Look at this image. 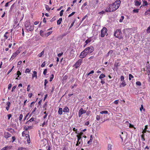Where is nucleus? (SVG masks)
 I'll use <instances>...</instances> for the list:
<instances>
[{"instance_id":"f257e3e1","label":"nucleus","mask_w":150,"mask_h":150,"mask_svg":"<svg viewBox=\"0 0 150 150\" xmlns=\"http://www.w3.org/2000/svg\"><path fill=\"white\" fill-rule=\"evenodd\" d=\"M120 2V0H117L112 4L110 5L112 12L115 11L119 7Z\"/></svg>"},{"instance_id":"f03ea898","label":"nucleus","mask_w":150,"mask_h":150,"mask_svg":"<svg viewBox=\"0 0 150 150\" xmlns=\"http://www.w3.org/2000/svg\"><path fill=\"white\" fill-rule=\"evenodd\" d=\"M114 36L119 39H121L123 38L122 33L120 30H117L114 33Z\"/></svg>"},{"instance_id":"7ed1b4c3","label":"nucleus","mask_w":150,"mask_h":150,"mask_svg":"<svg viewBox=\"0 0 150 150\" xmlns=\"http://www.w3.org/2000/svg\"><path fill=\"white\" fill-rule=\"evenodd\" d=\"M26 30L28 32L32 31L34 29V26L30 24L29 22H27L25 24Z\"/></svg>"},{"instance_id":"20e7f679","label":"nucleus","mask_w":150,"mask_h":150,"mask_svg":"<svg viewBox=\"0 0 150 150\" xmlns=\"http://www.w3.org/2000/svg\"><path fill=\"white\" fill-rule=\"evenodd\" d=\"M82 134V133H81L79 135H76V136L77 137V140L76 145V146H78L79 145L82 146L83 145V142L82 139V137H81Z\"/></svg>"},{"instance_id":"39448f33","label":"nucleus","mask_w":150,"mask_h":150,"mask_svg":"<svg viewBox=\"0 0 150 150\" xmlns=\"http://www.w3.org/2000/svg\"><path fill=\"white\" fill-rule=\"evenodd\" d=\"M101 37H104L105 35L107 36L108 34L107 33V29L105 27H104L101 30Z\"/></svg>"},{"instance_id":"423d86ee","label":"nucleus","mask_w":150,"mask_h":150,"mask_svg":"<svg viewBox=\"0 0 150 150\" xmlns=\"http://www.w3.org/2000/svg\"><path fill=\"white\" fill-rule=\"evenodd\" d=\"M86 53L88 54H90L92 53L93 51V48L92 46H90L86 48L85 50Z\"/></svg>"},{"instance_id":"0eeeda50","label":"nucleus","mask_w":150,"mask_h":150,"mask_svg":"<svg viewBox=\"0 0 150 150\" xmlns=\"http://www.w3.org/2000/svg\"><path fill=\"white\" fill-rule=\"evenodd\" d=\"M142 4L140 6V8H141L142 6L147 7L148 5L149 4V2H148L147 0H142Z\"/></svg>"},{"instance_id":"6e6552de","label":"nucleus","mask_w":150,"mask_h":150,"mask_svg":"<svg viewBox=\"0 0 150 150\" xmlns=\"http://www.w3.org/2000/svg\"><path fill=\"white\" fill-rule=\"evenodd\" d=\"M86 112V111L83 110V109L81 108L79 111L78 116L79 117H81V115Z\"/></svg>"},{"instance_id":"1a4fd4ad","label":"nucleus","mask_w":150,"mask_h":150,"mask_svg":"<svg viewBox=\"0 0 150 150\" xmlns=\"http://www.w3.org/2000/svg\"><path fill=\"white\" fill-rule=\"evenodd\" d=\"M87 54L86 53V51H85V50H84L81 53L79 57L81 58H83L85 57Z\"/></svg>"},{"instance_id":"9d476101","label":"nucleus","mask_w":150,"mask_h":150,"mask_svg":"<svg viewBox=\"0 0 150 150\" xmlns=\"http://www.w3.org/2000/svg\"><path fill=\"white\" fill-rule=\"evenodd\" d=\"M82 62V59H79L75 64L76 68H77L78 67H79L81 64Z\"/></svg>"},{"instance_id":"9b49d317","label":"nucleus","mask_w":150,"mask_h":150,"mask_svg":"<svg viewBox=\"0 0 150 150\" xmlns=\"http://www.w3.org/2000/svg\"><path fill=\"white\" fill-rule=\"evenodd\" d=\"M141 0H135L134 1V4L136 7L139 6L141 4Z\"/></svg>"},{"instance_id":"f8f14e48","label":"nucleus","mask_w":150,"mask_h":150,"mask_svg":"<svg viewBox=\"0 0 150 150\" xmlns=\"http://www.w3.org/2000/svg\"><path fill=\"white\" fill-rule=\"evenodd\" d=\"M4 137L6 139L11 137V134L8 132H4Z\"/></svg>"},{"instance_id":"ddd939ff","label":"nucleus","mask_w":150,"mask_h":150,"mask_svg":"<svg viewBox=\"0 0 150 150\" xmlns=\"http://www.w3.org/2000/svg\"><path fill=\"white\" fill-rule=\"evenodd\" d=\"M63 112H69V109L67 106H66L62 109Z\"/></svg>"},{"instance_id":"4468645a","label":"nucleus","mask_w":150,"mask_h":150,"mask_svg":"<svg viewBox=\"0 0 150 150\" xmlns=\"http://www.w3.org/2000/svg\"><path fill=\"white\" fill-rule=\"evenodd\" d=\"M74 51L72 50L70 52L69 57L70 59L73 58L74 57L75 55L73 53Z\"/></svg>"},{"instance_id":"2eb2a0df","label":"nucleus","mask_w":150,"mask_h":150,"mask_svg":"<svg viewBox=\"0 0 150 150\" xmlns=\"http://www.w3.org/2000/svg\"><path fill=\"white\" fill-rule=\"evenodd\" d=\"M45 33L44 31L42 30L40 31V35L43 37H45Z\"/></svg>"},{"instance_id":"dca6fc26","label":"nucleus","mask_w":150,"mask_h":150,"mask_svg":"<svg viewBox=\"0 0 150 150\" xmlns=\"http://www.w3.org/2000/svg\"><path fill=\"white\" fill-rule=\"evenodd\" d=\"M10 103L9 102H7L6 103V105H7V106L6 107V108L7 111H8L9 109V108L10 106Z\"/></svg>"},{"instance_id":"f3484780","label":"nucleus","mask_w":150,"mask_h":150,"mask_svg":"<svg viewBox=\"0 0 150 150\" xmlns=\"http://www.w3.org/2000/svg\"><path fill=\"white\" fill-rule=\"evenodd\" d=\"M33 74H32V77L33 79L34 77H35L36 79L37 78V72L36 71H34L33 72Z\"/></svg>"},{"instance_id":"a211bd4d","label":"nucleus","mask_w":150,"mask_h":150,"mask_svg":"<svg viewBox=\"0 0 150 150\" xmlns=\"http://www.w3.org/2000/svg\"><path fill=\"white\" fill-rule=\"evenodd\" d=\"M33 127L32 126H25L23 128L25 130L27 131L29 129H31L33 128Z\"/></svg>"},{"instance_id":"6ab92c4d","label":"nucleus","mask_w":150,"mask_h":150,"mask_svg":"<svg viewBox=\"0 0 150 150\" xmlns=\"http://www.w3.org/2000/svg\"><path fill=\"white\" fill-rule=\"evenodd\" d=\"M126 85L125 81H123L121 83L120 85V87H123L125 86Z\"/></svg>"},{"instance_id":"aec40b11","label":"nucleus","mask_w":150,"mask_h":150,"mask_svg":"<svg viewBox=\"0 0 150 150\" xmlns=\"http://www.w3.org/2000/svg\"><path fill=\"white\" fill-rule=\"evenodd\" d=\"M105 11L106 12H112V11L111 8H110V6H109V8L108 7L106 8L105 9Z\"/></svg>"},{"instance_id":"412c9836","label":"nucleus","mask_w":150,"mask_h":150,"mask_svg":"<svg viewBox=\"0 0 150 150\" xmlns=\"http://www.w3.org/2000/svg\"><path fill=\"white\" fill-rule=\"evenodd\" d=\"M35 120V118L33 117H32L30 118L29 120L26 122L25 124H28V123L30 122H32Z\"/></svg>"},{"instance_id":"4be33fe9","label":"nucleus","mask_w":150,"mask_h":150,"mask_svg":"<svg viewBox=\"0 0 150 150\" xmlns=\"http://www.w3.org/2000/svg\"><path fill=\"white\" fill-rule=\"evenodd\" d=\"M62 108H59L58 111V114L60 115H61L62 114Z\"/></svg>"},{"instance_id":"5701e85b","label":"nucleus","mask_w":150,"mask_h":150,"mask_svg":"<svg viewBox=\"0 0 150 150\" xmlns=\"http://www.w3.org/2000/svg\"><path fill=\"white\" fill-rule=\"evenodd\" d=\"M145 14L146 15H149L150 14V9L149 8L148 10H147L145 11Z\"/></svg>"},{"instance_id":"b1692460","label":"nucleus","mask_w":150,"mask_h":150,"mask_svg":"<svg viewBox=\"0 0 150 150\" xmlns=\"http://www.w3.org/2000/svg\"><path fill=\"white\" fill-rule=\"evenodd\" d=\"M22 136L23 137L25 136L26 137H29V136L28 134H25L24 132H23L22 133Z\"/></svg>"},{"instance_id":"393cba45","label":"nucleus","mask_w":150,"mask_h":150,"mask_svg":"<svg viewBox=\"0 0 150 150\" xmlns=\"http://www.w3.org/2000/svg\"><path fill=\"white\" fill-rule=\"evenodd\" d=\"M112 145L111 144H109L108 146V150H112Z\"/></svg>"},{"instance_id":"a878e982","label":"nucleus","mask_w":150,"mask_h":150,"mask_svg":"<svg viewBox=\"0 0 150 150\" xmlns=\"http://www.w3.org/2000/svg\"><path fill=\"white\" fill-rule=\"evenodd\" d=\"M62 20V18H60L57 21V24L58 25H60L61 23Z\"/></svg>"},{"instance_id":"bb28decb","label":"nucleus","mask_w":150,"mask_h":150,"mask_svg":"<svg viewBox=\"0 0 150 150\" xmlns=\"http://www.w3.org/2000/svg\"><path fill=\"white\" fill-rule=\"evenodd\" d=\"M105 74H102L99 76V79H102L103 78L105 77Z\"/></svg>"},{"instance_id":"cd10ccee","label":"nucleus","mask_w":150,"mask_h":150,"mask_svg":"<svg viewBox=\"0 0 150 150\" xmlns=\"http://www.w3.org/2000/svg\"><path fill=\"white\" fill-rule=\"evenodd\" d=\"M139 9H134L132 11L133 13H138L139 11Z\"/></svg>"},{"instance_id":"c85d7f7f","label":"nucleus","mask_w":150,"mask_h":150,"mask_svg":"<svg viewBox=\"0 0 150 150\" xmlns=\"http://www.w3.org/2000/svg\"><path fill=\"white\" fill-rule=\"evenodd\" d=\"M52 33V31H50L47 33H45V37H47L49 35H50Z\"/></svg>"},{"instance_id":"c756f323","label":"nucleus","mask_w":150,"mask_h":150,"mask_svg":"<svg viewBox=\"0 0 150 150\" xmlns=\"http://www.w3.org/2000/svg\"><path fill=\"white\" fill-rule=\"evenodd\" d=\"M91 41V40L90 38L88 39L85 41V43H86V45L88 44V43L90 42Z\"/></svg>"},{"instance_id":"7c9ffc66","label":"nucleus","mask_w":150,"mask_h":150,"mask_svg":"<svg viewBox=\"0 0 150 150\" xmlns=\"http://www.w3.org/2000/svg\"><path fill=\"white\" fill-rule=\"evenodd\" d=\"M108 112L107 110H104L100 112V113L102 114H107Z\"/></svg>"},{"instance_id":"2f4dec72","label":"nucleus","mask_w":150,"mask_h":150,"mask_svg":"<svg viewBox=\"0 0 150 150\" xmlns=\"http://www.w3.org/2000/svg\"><path fill=\"white\" fill-rule=\"evenodd\" d=\"M45 8L47 10L49 11L50 10L51 8H50L48 5H45Z\"/></svg>"},{"instance_id":"473e14b6","label":"nucleus","mask_w":150,"mask_h":150,"mask_svg":"<svg viewBox=\"0 0 150 150\" xmlns=\"http://www.w3.org/2000/svg\"><path fill=\"white\" fill-rule=\"evenodd\" d=\"M44 53V51H42L39 54L38 56L39 57H41Z\"/></svg>"},{"instance_id":"72a5a7b5","label":"nucleus","mask_w":150,"mask_h":150,"mask_svg":"<svg viewBox=\"0 0 150 150\" xmlns=\"http://www.w3.org/2000/svg\"><path fill=\"white\" fill-rule=\"evenodd\" d=\"M113 53V51L112 50H110L109 51L107 54L106 55V57H108L110 54H112Z\"/></svg>"},{"instance_id":"f704fd0d","label":"nucleus","mask_w":150,"mask_h":150,"mask_svg":"<svg viewBox=\"0 0 150 150\" xmlns=\"http://www.w3.org/2000/svg\"><path fill=\"white\" fill-rule=\"evenodd\" d=\"M17 56V55L15 53H14L13 54V55H12L11 58H12V59H14L16 56Z\"/></svg>"},{"instance_id":"c9c22d12","label":"nucleus","mask_w":150,"mask_h":150,"mask_svg":"<svg viewBox=\"0 0 150 150\" xmlns=\"http://www.w3.org/2000/svg\"><path fill=\"white\" fill-rule=\"evenodd\" d=\"M54 76L53 74H52L50 76V81H52L53 79L54 78Z\"/></svg>"},{"instance_id":"e433bc0d","label":"nucleus","mask_w":150,"mask_h":150,"mask_svg":"<svg viewBox=\"0 0 150 150\" xmlns=\"http://www.w3.org/2000/svg\"><path fill=\"white\" fill-rule=\"evenodd\" d=\"M30 71H31V69H29V68H27L25 70V72L26 73H29Z\"/></svg>"},{"instance_id":"4c0bfd02","label":"nucleus","mask_w":150,"mask_h":150,"mask_svg":"<svg viewBox=\"0 0 150 150\" xmlns=\"http://www.w3.org/2000/svg\"><path fill=\"white\" fill-rule=\"evenodd\" d=\"M134 76L131 74H129V80H131L132 78H133Z\"/></svg>"},{"instance_id":"58836bf2","label":"nucleus","mask_w":150,"mask_h":150,"mask_svg":"<svg viewBox=\"0 0 150 150\" xmlns=\"http://www.w3.org/2000/svg\"><path fill=\"white\" fill-rule=\"evenodd\" d=\"M124 19V17L123 16H122L121 18L119 20V22L120 23L122 22L123 20Z\"/></svg>"},{"instance_id":"ea45409f","label":"nucleus","mask_w":150,"mask_h":150,"mask_svg":"<svg viewBox=\"0 0 150 150\" xmlns=\"http://www.w3.org/2000/svg\"><path fill=\"white\" fill-rule=\"evenodd\" d=\"M23 117V115L22 114H21L20 115L19 117V120L20 121H21Z\"/></svg>"},{"instance_id":"a19ab883","label":"nucleus","mask_w":150,"mask_h":150,"mask_svg":"<svg viewBox=\"0 0 150 150\" xmlns=\"http://www.w3.org/2000/svg\"><path fill=\"white\" fill-rule=\"evenodd\" d=\"M136 83L137 85L139 86H140L142 84L139 81H137L136 82Z\"/></svg>"},{"instance_id":"79ce46f5","label":"nucleus","mask_w":150,"mask_h":150,"mask_svg":"<svg viewBox=\"0 0 150 150\" xmlns=\"http://www.w3.org/2000/svg\"><path fill=\"white\" fill-rule=\"evenodd\" d=\"M47 70L46 69H44V71L43 72V74L44 75H46V73H47Z\"/></svg>"},{"instance_id":"37998d69","label":"nucleus","mask_w":150,"mask_h":150,"mask_svg":"<svg viewBox=\"0 0 150 150\" xmlns=\"http://www.w3.org/2000/svg\"><path fill=\"white\" fill-rule=\"evenodd\" d=\"M47 83H48V81H47V80L46 79H45L44 81V85L45 86V87H46V84Z\"/></svg>"},{"instance_id":"c03bdc74","label":"nucleus","mask_w":150,"mask_h":150,"mask_svg":"<svg viewBox=\"0 0 150 150\" xmlns=\"http://www.w3.org/2000/svg\"><path fill=\"white\" fill-rule=\"evenodd\" d=\"M14 4H13L11 6V8H10V11H12V9L14 8Z\"/></svg>"},{"instance_id":"a18cd8bd","label":"nucleus","mask_w":150,"mask_h":150,"mask_svg":"<svg viewBox=\"0 0 150 150\" xmlns=\"http://www.w3.org/2000/svg\"><path fill=\"white\" fill-rule=\"evenodd\" d=\"M64 11L63 10H62L60 12V16H62L63 15V13Z\"/></svg>"},{"instance_id":"49530a36","label":"nucleus","mask_w":150,"mask_h":150,"mask_svg":"<svg viewBox=\"0 0 150 150\" xmlns=\"http://www.w3.org/2000/svg\"><path fill=\"white\" fill-rule=\"evenodd\" d=\"M96 118L97 120H99L100 119V116L97 115L96 116Z\"/></svg>"},{"instance_id":"de8ad7c7","label":"nucleus","mask_w":150,"mask_h":150,"mask_svg":"<svg viewBox=\"0 0 150 150\" xmlns=\"http://www.w3.org/2000/svg\"><path fill=\"white\" fill-rule=\"evenodd\" d=\"M75 13L74 12H72L68 16V17H70L73 15Z\"/></svg>"},{"instance_id":"09e8293b","label":"nucleus","mask_w":150,"mask_h":150,"mask_svg":"<svg viewBox=\"0 0 150 150\" xmlns=\"http://www.w3.org/2000/svg\"><path fill=\"white\" fill-rule=\"evenodd\" d=\"M120 80L122 81H124V77L123 76H121L120 77Z\"/></svg>"},{"instance_id":"8fccbe9b","label":"nucleus","mask_w":150,"mask_h":150,"mask_svg":"<svg viewBox=\"0 0 150 150\" xmlns=\"http://www.w3.org/2000/svg\"><path fill=\"white\" fill-rule=\"evenodd\" d=\"M21 73L19 71H17V74H16L18 76H19L20 75H21Z\"/></svg>"},{"instance_id":"3c124183","label":"nucleus","mask_w":150,"mask_h":150,"mask_svg":"<svg viewBox=\"0 0 150 150\" xmlns=\"http://www.w3.org/2000/svg\"><path fill=\"white\" fill-rule=\"evenodd\" d=\"M129 127L130 128H134V129H135L136 128L134 126L131 124H129Z\"/></svg>"},{"instance_id":"603ef678","label":"nucleus","mask_w":150,"mask_h":150,"mask_svg":"<svg viewBox=\"0 0 150 150\" xmlns=\"http://www.w3.org/2000/svg\"><path fill=\"white\" fill-rule=\"evenodd\" d=\"M89 123L90 122L89 121H87L85 123L84 125L86 126H88L89 125Z\"/></svg>"},{"instance_id":"864d4df0","label":"nucleus","mask_w":150,"mask_h":150,"mask_svg":"<svg viewBox=\"0 0 150 150\" xmlns=\"http://www.w3.org/2000/svg\"><path fill=\"white\" fill-rule=\"evenodd\" d=\"M47 121L46 122L45 121H44V122L42 124V126L43 127L44 126V125H45V124H46V125H47Z\"/></svg>"},{"instance_id":"5fc2aeb1","label":"nucleus","mask_w":150,"mask_h":150,"mask_svg":"<svg viewBox=\"0 0 150 150\" xmlns=\"http://www.w3.org/2000/svg\"><path fill=\"white\" fill-rule=\"evenodd\" d=\"M33 96V93H30L28 95V96L29 98H31Z\"/></svg>"},{"instance_id":"6e6d98bb","label":"nucleus","mask_w":150,"mask_h":150,"mask_svg":"<svg viewBox=\"0 0 150 150\" xmlns=\"http://www.w3.org/2000/svg\"><path fill=\"white\" fill-rule=\"evenodd\" d=\"M119 101V100H116L114 101V103L115 104H117L118 103Z\"/></svg>"},{"instance_id":"4d7b16f0","label":"nucleus","mask_w":150,"mask_h":150,"mask_svg":"<svg viewBox=\"0 0 150 150\" xmlns=\"http://www.w3.org/2000/svg\"><path fill=\"white\" fill-rule=\"evenodd\" d=\"M12 86V84L10 83L8 85V89L9 90L10 89Z\"/></svg>"},{"instance_id":"13d9d810","label":"nucleus","mask_w":150,"mask_h":150,"mask_svg":"<svg viewBox=\"0 0 150 150\" xmlns=\"http://www.w3.org/2000/svg\"><path fill=\"white\" fill-rule=\"evenodd\" d=\"M6 147L8 150V149H11V148L12 147V146H6Z\"/></svg>"},{"instance_id":"bf43d9fd","label":"nucleus","mask_w":150,"mask_h":150,"mask_svg":"<svg viewBox=\"0 0 150 150\" xmlns=\"http://www.w3.org/2000/svg\"><path fill=\"white\" fill-rule=\"evenodd\" d=\"M37 110L36 107H35L32 112V113H33Z\"/></svg>"},{"instance_id":"052dcab7","label":"nucleus","mask_w":150,"mask_h":150,"mask_svg":"<svg viewBox=\"0 0 150 150\" xmlns=\"http://www.w3.org/2000/svg\"><path fill=\"white\" fill-rule=\"evenodd\" d=\"M7 116L8 117V120H9L10 118L11 117L12 115L11 114H9L7 115Z\"/></svg>"},{"instance_id":"680f3d73","label":"nucleus","mask_w":150,"mask_h":150,"mask_svg":"<svg viewBox=\"0 0 150 150\" xmlns=\"http://www.w3.org/2000/svg\"><path fill=\"white\" fill-rule=\"evenodd\" d=\"M29 113H28L25 116L24 119V121L25 120L26 118H27V117L28 116V115H29Z\"/></svg>"},{"instance_id":"e2e57ef3","label":"nucleus","mask_w":150,"mask_h":150,"mask_svg":"<svg viewBox=\"0 0 150 150\" xmlns=\"http://www.w3.org/2000/svg\"><path fill=\"white\" fill-rule=\"evenodd\" d=\"M90 113L91 112L90 111H88L86 112V115H87L88 116L90 115Z\"/></svg>"},{"instance_id":"0e129e2a","label":"nucleus","mask_w":150,"mask_h":150,"mask_svg":"<svg viewBox=\"0 0 150 150\" xmlns=\"http://www.w3.org/2000/svg\"><path fill=\"white\" fill-rule=\"evenodd\" d=\"M45 62H43L42 64L41 65V67H44L45 66Z\"/></svg>"},{"instance_id":"69168bd1","label":"nucleus","mask_w":150,"mask_h":150,"mask_svg":"<svg viewBox=\"0 0 150 150\" xmlns=\"http://www.w3.org/2000/svg\"><path fill=\"white\" fill-rule=\"evenodd\" d=\"M20 52L19 50H17L15 52V53L17 55L20 53Z\"/></svg>"},{"instance_id":"338daca9","label":"nucleus","mask_w":150,"mask_h":150,"mask_svg":"<svg viewBox=\"0 0 150 150\" xmlns=\"http://www.w3.org/2000/svg\"><path fill=\"white\" fill-rule=\"evenodd\" d=\"M63 54V52L57 54V56L59 57H60L62 56V55Z\"/></svg>"},{"instance_id":"774afa93","label":"nucleus","mask_w":150,"mask_h":150,"mask_svg":"<svg viewBox=\"0 0 150 150\" xmlns=\"http://www.w3.org/2000/svg\"><path fill=\"white\" fill-rule=\"evenodd\" d=\"M1 150H8L6 147L5 146V147H3L1 149Z\"/></svg>"}]
</instances>
